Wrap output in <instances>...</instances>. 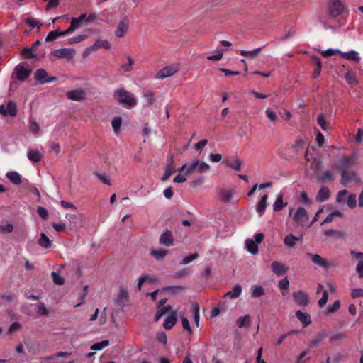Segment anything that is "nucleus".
<instances>
[{
	"instance_id": "cd10ccee",
	"label": "nucleus",
	"mask_w": 363,
	"mask_h": 363,
	"mask_svg": "<svg viewBox=\"0 0 363 363\" xmlns=\"http://www.w3.org/2000/svg\"><path fill=\"white\" fill-rule=\"evenodd\" d=\"M99 48H104V49H110L111 45L109 42L107 40H97L95 41V43L92 45V50H94L95 51L98 50Z\"/></svg>"
},
{
	"instance_id": "49530a36",
	"label": "nucleus",
	"mask_w": 363,
	"mask_h": 363,
	"mask_svg": "<svg viewBox=\"0 0 363 363\" xmlns=\"http://www.w3.org/2000/svg\"><path fill=\"white\" fill-rule=\"evenodd\" d=\"M340 52L341 51L340 50L329 48L326 50L322 51L321 55L323 57H329L336 54H339L340 55Z\"/></svg>"
},
{
	"instance_id": "8fccbe9b",
	"label": "nucleus",
	"mask_w": 363,
	"mask_h": 363,
	"mask_svg": "<svg viewBox=\"0 0 363 363\" xmlns=\"http://www.w3.org/2000/svg\"><path fill=\"white\" fill-rule=\"evenodd\" d=\"M87 35L85 34L79 35L73 38H71L68 40V44H75L79 43L86 38Z\"/></svg>"
},
{
	"instance_id": "9b49d317",
	"label": "nucleus",
	"mask_w": 363,
	"mask_h": 363,
	"mask_svg": "<svg viewBox=\"0 0 363 363\" xmlns=\"http://www.w3.org/2000/svg\"><path fill=\"white\" fill-rule=\"evenodd\" d=\"M338 168L343 171H348L350 168L354 165V158L353 157H344L338 163Z\"/></svg>"
},
{
	"instance_id": "680f3d73",
	"label": "nucleus",
	"mask_w": 363,
	"mask_h": 363,
	"mask_svg": "<svg viewBox=\"0 0 363 363\" xmlns=\"http://www.w3.org/2000/svg\"><path fill=\"white\" fill-rule=\"evenodd\" d=\"M299 201L303 204H311V201L306 191H301L299 196Z\"/></svg>"
},
{
	"instance_id": "ddd939ff",
	"label": "nucleus",
	"mask_w": 363,
	"mask_h": 363,
	"mask_svg": "<svg viewBox=\"0 0 363 363\" xmlns=\"http://www.w3.org/2000/svg\"><path fill=\"white\" fill-rule=\"evenodd\" d=\"M271 267L272 272L277 276L281 275L289 269L287 266L277 261L273 262L271 264Z\"/></svg>"
},
{
	"instance_id": "de8ad7c7",
	"label": "nucleus",
	"mask_w": 363,
	"mask_h": 363,
	"mask_svg": "<svg viewBox=\"0 0 363 363\" xmlns=\"http://www.w3.org/2000/svg\"><path fill=\"white\" fill-rule=\"evenodd\" d=\"M51 275L52 277L53 282L55 284L62 285L65 283V279L60 275H59L57 272H52Z\"/></svg>"
},
{
	"instance_id": "864d4df0",
	"label": "nucleus",
	"mask_w": 363,
	"mask_h": 363,
	"mask_svg": "<svg viewBox=\"0 0 363 363\" xmlns=\"http://www.w3.org/2000/svg\"><path fill=\"white\" fill-rule=\"evenodd\" d=\"M347 206L350 208H354L356 207L357 206V198H356V195L354 194H351L349 195L348 198H347Z\"/></svg>"
},
{
	"instance_id": "c756f323",
	"label": "nucleus",
	"mask_w": 363,
	"mask_h": 363,
	"mask_svg": "<svg viewBox=\"0 0 363 363\" xmlns=\"http://www.w3.org/2000/svg\"><path fill=\"white\" fill-rule=\"evenodd\" d=\"M287 205V203L283 202V195L279 194L277 195L276 201L273 205V210L275 212L281 211L284 206Z\"/></svg>"
},
{
	"instance_id": "5fc2aeb1",
	"label": "nucleus",
	"mask_w": 363,
	"mask_h": 363,
	"mask_svg": "<svg viewBox=\"0 0 363 363\" xmlns=\"http://www.w3.org/2000/svg\"><path fill=\"white\" fill-rule=\"evenodd\" d=\"M13 230V225L11 223H6L0 225V231L4 233H9Z\"/></svg>"
},
{
	"instance_id": "37998d69",
	"label": "nucleus",
	"mask_w": 363,
	"mask_h": 363,
	"mask_svg": "<svg viewBox=\"0 0 363 363\" xmlns=\"http://www.w3.org/2000/svg\"><path fill=\"white\" fill-rule=\"evenodd\" d=\"M184 290V287L182 286H169L162 289V291L172 294H179L182 292Z\"/></svg>"
},
{
	"instance_id": "e2e57ef3",
	"label": "nucleus",
	"mask_w": 363,
	"mask_h": 363,
	"mask_svg": "<svg viewBox=\"0 0 363 363\" xmlns=\"http://www.w3.org/2000/svg\"><path fill=\"white\" fill-rule=\"evenodd\" d=\"M37 213L42 219H43V220L48 219V211L45 208L41 207V206L38 207Z\"/></svg>"
},
{
	"instance_id": "f257e3e1",
	"label": "nucleus",
	"mask_w": 363,
	"mask_h": 363,
	"mask_svg": "<svg viewBox=\"0 0 363 363\" xmlns=\"http://www.w3.org/2000/svg\"><path fill=\"white\" fill-rule=\"evenodd\" d=\"M113 97L119 104L127 108H132L137 104L136 99L133 94L124 88H120L114 91Z\"/></svg>"
},
{
	"instance_id": "9d476101",
	"label": "nucleus",
	"mask_w": 363,
	"mask_h": 363,
	"mask_svg": "<svg viewBox=\"0 0 363 363\" xmlns=\"http://www.w3.org/2000/svg\"><path fill=\"white\" fill-rule=\"evenodd\" d=\"M307 256L311 257V262L313 264H315L319 267H321L323 269H327L330 267L328 262L318 254L314 255V254L308 252Z\"/></svg>"
},
{
	"instance_id": "58836bf2",
	"label": "nucleus",
	"mask_w": 363,
	"mask_h": 363,
	"mask_svg": "<svg viewBox=\"0 0 363 363\" xmlns=\"http://www.w3.org/2000/svg\"><path fill=\"white\" fill-rule=\"evenodd\" d=\"M355 177V173L353 172L343 171L342 172L341 184L345 185L350 181L353 179Z\"/></svg>"
},
{
	"instance_id": "2f4dec72",
	"label": "nucleus",
	"mask_w": 363,
	"mask_h": 363,
	"mask_svg": "<svg viewBox=\"0 0 363 363\" xmlns=\"http://www.w3.org/2000/svg\"><path fill=\"white\" fill-rule=\"evenodd\" d=\"M245 245L247 251L252 255H256L258 252L257 244L252 239H247L245 241Z\"/></svg>"
},
{
	"instance_id": "4c0bfd02",
	"label": "nucleus",
	"mask_w": 363,
	"mask_h": 363,
	"mask_svg": "<svg viewBox=\"0 0 363 363\" xmlns=\"http://www.w3.org/2000/svg\"><path fill=\"white\" fill-rule=\"evenodd\" d=\"M251 322V317L250 315H246L243 317H239L237 320V325L239 328L244 327H249Z\"/></svg>"
},
{
	"instance_id": "a878e982",
	"label": "nucleus",
	"mask_w": 363,
	"mask_h": 363,
	"mask_svg": "<svg viewBox=\"0 0 363 363\" xmlns=\"http://www.w3.org/2000/svg\"><path fill=\"white\" fill-rule=\"evenodd\" d=\"M267 198H268L267 195L264 194L262 197V199L259 201V203H257V211L259 213V216H262L266 210V208L267 206Z\"/></svg>"
},
{
	"instance_id": "7c9ffc66",
	"label": "nucleus",
	"mask_w": 363,
	"mask_h": 363,
	"mask_svg": "<svg viewBox=\"0 0 363 363\" xmlns=\"http://www.w3.org/2000/svg\"><path fill=\"white\" fill-rule=\"evenodd\" d=\"M220 199L223 202L229 203L233 196V191L231 189H222L220 192Z\"/></svg>"
},
{
	"instance_id": "7ed1b4c3",
	"label": "nucleus",
	"mask_w": 363,
	"mask_h": 363,
	"mask_svg": "<svg viewBox=\"0 0 363 363\" xmlns=\"http://www.w3.org/2000/svg\"><path fill=\"white\" fill-rule=\"evenodd\" d=\"M176 171V166L174 164V158L173 154H168L167 157V166L165 168L164 174L162 177V181H166L169 179L171 175Z\"/></svg>"
},
{
	"instance_id": "393cba45",
	"label": "nucleus",
	"mask_w": 363,
	"mask_h": 363,
	"mask_svg": "<svg viewBox=\"0 0 363 363\" xmlns=\"http://www.w3.org/2000/svg\"><path fill=\"white\" fill-rule=\"evenodd\" d=\"M128 29V26L125 23L124 20L120 21L115 32L116 36L118 38L123 37L127 32Z\"/></svg>"
},
{
	"instance_id": "e433bc0d",
	"label": "nucleus",
	"mask_w": 363,
	"mask_h": 363,
	"mask_svg": "<svg viewBox=\"0 0 363 363\" xmlns=\"http://www.w3.org/2000/svg\"><path fill=\"white\" fill-rule=\"evenodd\" d=\"M171 310L172 306L170 305L158 308V310L157 311L154 318L155 321L157 322L165 313L170 311Z\"/></svg>"
},
{
	"instance_id": "c85d7f7f",
	"label": "nucleus",
	"mask_w": 363,
	"mask_h": 363,
	"mask_svg": "<svg viewBox=\"0 0 363 363\" xmlns=\"http://www.w3.org/2000/svg\"><path fill=\"white\" fill-rule=\"evenodd\" d=\"M346 82L351 86L358 84V79H357L355 73L352 70H348L345 75Z\"/></svg>"
},
{
	"instance_id": "f704fd0d",
	"label": "nucleus",
	"mask_w": 363,
	"mask_h": 363,
	"mask_svg": "<svg viewBox=\"0 0 363 363\" xmlns=\"http://www.w3.org/2000/svg\"><path fill=\"white\" fill-rule=\"evenodd\" d=\"M38 244L42 247L47 249L51 247L52 242L44 233H42L38 240Z\"/></svg>"
},
{
	"instance_id": "69168bd1",
	"label": "nucleus",
	"mask_w": 363,
	"mask_h": 363,
	"mask_svg": "<svg viewBox=\"0 0 363 363\" xmlns=\"http://www.w3.org/2000/svg\"><path fill=\"white\" fill-rule=\"evenodd\" d=\"M328 299V294L327 291H323L321 298L318 301V304L323 308L327 303Z\"/></svg>"
},
{
	"instance_id": "a19ab883",
	"label": "nucleus",
	"mask_w": 363,
	"mask_h": 363,
	"mask_svg": "<svg viewBox=\"0 0 363 363\" xmlns=\"http://www.w3.org/2000/svg\"><path fill=\"white\" fill-rule=\"evenodd\" d=\"M242 165H243V162L238 158H236L233 162H226L227 167H230L231 169H233L235 171L240 170Z\"/></svg>"
},
{
	"instance_id": "412c9836",
	"label": "nucleus",
	"mask_w": 363,
	"mask_h": 363,
	"mask_svg": "<svg viewBox=\"0 0 363 363\" xmlns=\"http://www.w3.org/2000/svg\"><path fill=\"white\" fill-rule=\"evenodd\" d=\"M296 317L300 322L304 324V327H306L311 323V316L307 313H303L300 310H298L296 311Z\"/></svg>"
},
{
	"instance_id": "f3484780",
	"label": "nucleus",
	"mask_w": 363,
	"mask_h": 363,
	"mask_svg": "<svg viewBox=\"0 0 363 363\" xmlns=\"http://www.w3.org/2000/svg\"><path fill=\"white\" fill-rule=\"evenodd\" d=\"M330 196V189L328 187L323 186L320 189L316 195V200L317 201L322 203L329 199Z\"/></svg>"
},
{
	"instance_id": "b1692460",
	"label": "nucleus",
	"mask_w": 363,
	"mask_h": 363,
	"mask_svg": "<svg viewBox=\"0 0 363 363\" xmlns=\"http://www.w3.org/2000/svg\"><path fill=\"white\" fill-rule=\"evenodd\" d=\"M168 250L164 249L152 250L150 255L152 256L157 261H162L165 256L167 255Z\"/></svg>"
},
{
	"instance_id": "a211bd4d",
	"label": "nucleus",
	"mask_w": 363,
	"mask_h": 363,
	"mask_svg": "<svg viewBox=\"0 0 363 363\" xmlns=\"http://www.w3.org/2000/svg\"><path fill=\"white\" fill-rule=\"evenodd\" d=\"M302 237H296L292 233H290L285 236L284 239V244L288 247V248H293L297 241L301 240Z\"/></svg>"
},
{
	"instance_id": "bf43d9fd",
	"label": "nucleus",
	"mask_w": 363,
	"mask_h": 363,
	"mask_svg": "<svg viewBox=\"0 0 363 363\" xmlns=\"http://www.w3.org/2000/svg\"><path fill=\"white\" fill-rule=\"evenodd\" d=\"M82 26V23L78 21L76 18H71V24L69 28L74 32L76 29L80 28Z\"/></svg>"
},
{
	"instance_id": "2eb2a0df",
	"label": "nucleus",
	"mask_w": 363,
	"mask_h": 363,
	"mask_svg": "<svg viewBox=\"0 0 363 363\" xmlns=\"http://www.w3.org/2000/svg\"><path fill=\"white\" fill-rule=\"evenodd\" d=\"M16 76L18 80L24 81L30 74L31 71L26 69L23 65H18L16 67Z\"/></svg>"
},
{
	"instance_id": "3c124183",
	"label": "nucleus",
	"mask_w": 363,
	"mask_h": 363,
	"mask_svg": "<svg viewBox=\"0 0 363 363\" xmlns=\"http://www.w3.org/2000/svg\"><path fill=\"white\" fill-rule=\"evenodd\" d=\"M194 319L196 325H199V305L197 303L193 304Z\"/></svg>"
},
{
	"instance_id": "774afa93",
	"label": "nucleus",
	"mask_w": 363,
	"mask_h": 363,
	"mask_svg": "<svg viewBox=\"0 0 363 363\" xmlns=\"http://www.w3.org/2000/svg\"><path fill=\"white\" fill-rule=\"evenodd\" d=\"M351 296L352 298H357L359 297L363 298V289H354L352 291Z\"/></svg>"
},
{
	"instance_id": "a18cd8bd",
	"label": "nucleus",
	"mask_w": 363,
	"mask_h": 363,
	"mask_svg": "<svg viewBox=\"0 0 363 363\" xmlns=\"http://www.w3.org/2000/svg\"><path fill=\"white\" fill-rule=\"evenodd\" d=\"M109 345L108 340H102L100 342H97L91 346V350H101L104 347Z\"/></svg>"
},
{
	"instance_id": "c03bdc74",
	"label": "nucleus",
	"mask_w": 363,
	"mask_h": 363,
	"mask_svg": "<svg viewBox=\"0 0 363 363\" xmlns=\"http://www.w3.org/2000/svg\"><path fill=\"white\" fill-rule=\"evenodd\" d=\"M261 51V48H256L250 51L241 50L240 55L243 57L255 58Z\"/></svg>"
},
{
	"instance_id": "4468645a",
	"label": "nucleus",
	"mask_w": 363,
	"mask_h": 363,
	"mask_svg": "<svg viewBox=\"0 0 363 363\" xmlns=\"http://www.w3.org/2000/svg\"><path fill=\"white\" fill-rule=\"evenodd\" d=\"M67 96L72 101H81L85 97V92L82 89H75L67 92Z\"/></svg>"
},
{
	"instance_id": "aec40b11",
	"label": "nucleus",
	"mask_w": 363,
	"mask_h": 363,
	"mask_svg": "<svg viewBox=\"0 0 363 363\" xmlns=\"http://www.w3.org/2000/svg\"><path fill=\"white\" fill-rule=\"evenodd\" d=\"M328 333L325 330H323L318 333L311 340L310 347H313L318 345L323 339L328 336Z\"/></svg>"
},
{
	"instance_id": "4d7b16f0",
	"label": "nucleus",
	"mask_w": 363,
	"mask_h": 363,
	"mask_svg": "<svg viewBox=\"0 0 363 363\" xmlns=\"http://www.w3.org/2000/svg\"><path fill=\"white\" fill-rule=\"evenodd\" d=\"M199 257L198 253L191 254L186 257H184L182 261L180 262L181 264H187L195 260Z\"/></svg>"
},
{
	"instance_id": "f8f14e48",
	"label": "nucleus",
	"mask_w": 363,
	"mask_h": 363,
	"mask_svg": "<svg viewBox=\"0 0 363 363\" xmlns=\"http://www.w3.org/2000/svg\"><path fill=\"white\" fill-rule=\"evenodd\" d=\"M160 244L167 247H169L173 245L174 239L172 232L167 230L160 237Z\"/></svg>"
},
{
	"instance_id": "ea45409f",
	"label": "nucleus",
	"mask_w": 363,
	"mask_h": 363,
	"mask_svg": "<svg viewBox=\"0 0 363 363\" xmlns=\"http://www.w3.org/2000/svg\"><path fill=\"white\" fill-rule=\"evenodd\" d=\"M265 294L264 289L261 286H253L251 289V296L259 298Z\"/></svg>"
},
{
	"instance_id": "c9c22d12",
	"label": "nucleus",
	"mask_w": 363,
	"mask_h": 363,
	"mask_svg": "<svg viewBox=\"0 0 363 363\" xmlns=\"http://www.w3.org/2000/svg\"><path fill=\"white\" fill-rule=\"evenodd\" d=\"M48 77V73L44 69L40 68L35 72V79L40 84L41 82L47 79Z\"/></svg>"
},
{
	"instance_id": "423d86ee",
	"label": "nucleus",
	"mask_w": 363,
	"mask_h": 363,
	"mask_svg": "<svg viewBox=\"0 0 363 363\" xmlns=\"http://www.w3.org/2000/svg\"><path fill=\"white\" fill-rule=\"evenodd\" d=\"M76 52L74 49L71 48H60L58 50H53L51 52V55L57 57L60 59L67 58V59H72L75 55Z\"/></svg>"
},
{
	"instance_id": "603ef678",
	"label": "nucleus",
	"mask_w": 363,
	"mask_h": 363,
	"mask_svg": "<svg viewBox=\"0 0 363 363\" xmlns=\"http://www.w3.org/2000/svg\"><path fill=\"white\" fill-rule=\"evenodd\" d=\"M122 123V119L121 117H115L112 121V127L113 130L117 133Z\"/></svg>"
},
{
	"instance_id": "dca6fc26",
	"label": "nucleus",
	"mask_w": 363,
	"mask_h": 363,
	"mask_svg": "<svg viewBox=\"0 0 363 363\" xmlns=\"http://www.w3.org/2000/svg\"><path fill=\"white\" fill-rule=\"evenodd\" d=\"M340 56L347 60H352V61H354L355 62H359L360 61V57L359 56V53L352 50H350L349 52H340Z\"/></svg>"
},
{
	"instance_id": "052dcab7",
	"label": "nucleus",
	"mask_w": 363,
	"mask_h": 363,
	"mask_svg": "<svg viewBox=\"0 0 363 363\" xmlns=\"http://www.w3.org/2000/svg\"><path fill=\"white\" fill-rule=\"evenodd\" d=\"M340 308V301L337 300L332 305H330L328 307V312L330 313H335V311L339 310Z\"/></svg>"
},
{
	"instance_id": "0eeeda50",
	"label": "nucleus",
	"mask_w": 363,
	"mask_h": 363,
	"mask_svg": "<svg viewBox=\"0 0 363 363\" xmlns=\"http://www.w3.org/2000/svg\"><path fill=\"white\" fill-rule=\"evenodd\" d=\"M200 160L198 158H194L191 162V164L185 163L184 164L181 168L179 169V172L180 173L184 172V174L186 176L191 174L198 167L199 164Z\"/></svg>"
},
{
	"instance_id": "6e6d98bb",
	"label": "nucleus",
	"mask_w": 363,
	"mask_h": 363,
	"mask_svg": "<svg viewBox=\"0 0 363 363\" xmlns=\"http://www.w3.org/2000/svg\"><path fill=\"white\" fill-rule=\"evenodd\" d=\"M128 64H123L121 65V69L124 72H130L133 69V65L134 64V60L130 57H128Z\"/></svg>"
},
{
	"instance_id": "5701e85b",
	"label": "nucleus",
	"mask_w": 363,
	"mask_h": 363,
	"mask_svg": "<svg viewBox=\"0 0 363 363\" xmlns=\"http://www.w3.org/2000/svg\"><path fill=\"white\" fill-rule=\"evenodd\" d=\"M27 157L29 160L38 162L43 157V154L38 150H30L27 152Z\"/></svg>"
},
{
	"instance_id": "72a5a7b5",
	"label": "nucleus",
	"mask_w": 363,
	"mask_h": 363,
	"mask_svg": "<svg viewBox=\"0 0 363 363\" xmlns=\"http://www.w3.org/2000/svg\"><path fill=\"white\" fill-rule=\"evenodd\" d=\"M128 293L124 289H121L120 292L118 294V298L116 300V303L121 306H124L125 303L123 302L124 300H128Z\"/></svg>"
},
{
	"instance_id": "0e129e2a",
	"label": "nucleus",
	"mask_w": 363,
	"mask_h": 363,
	"mask_svg": "<svg viewBox=\"0 0 363 363\" xmlns=\"http://www.w3.org/2000/svg\"><path fill=\"white\" fill-rule=\"evenodd\" d=\"M21 328H22V325L21 323H19L18 322H14L10 325V327L8 330V333H13L20 330Z\"/></svg>"
},
{
	"instance_id": "f03ea898",
	"label": "nucleus",
	"mask_w": 363,
	"mask_h": 363,
	"mask_svg": "<svg viewBox=\"0 0 363 363\" xmlns=\"http://www.w3.org/2000/svg\"><path fill=\"white\" fill-rule=\"evenodd\" d=\"M329 15L332 18L340 16L344 10V5L340 0H329L328 3Z\"/></svg>"
},
{
	"instance_id": "6e6552de",
	"label": "nucleus",
	"mask_w": 363,
	"mask_h": 363,
	"mask_svg": "<svg viewBox=\"0 0 363 363\" xmlns=\"http://www.w3.org/2000/svg\"><path fill=\"white\" fill-rule=\"evenodd\" d=\"M308 215L306 210L303 207H298L293 216V221L301 225L308 220Z\"/></svg>"
},
{
	"instance_id": "1a4fd4ad",
	"label": "nucleus",
	"mask_w": 363,
	"mask_h": 363,
	"mask_svg": "<svg viewBox=\"0 0 363 363\" xmlns=\"http://www.w3.org/2000/svg\"><path fill=\"white\" fill-rule=\"evenodd\" d=\"M292 296L294 301L300 306H306L309 303L308 295L303 291H297L294 292Z\"/></svg>"
},
{
	"instance_id": "39448f33",
	"label": "nucleus",
	"mask_w": 363,
	"mask_h": 363,
	"mask_svg": "<svg viewBox=\"0 0 363 363\" xmlns=\"http://www.w3.org/2000/svg\"><path fill=\"white\" fill-rule=\"evenodd\" d=\"M0 114L4 116H16L17 114V106L16 103L9 101L6 106L4 104L0 105Z\"/></svg>"
},
{
	"instance_id": "338daca9",
	"label": "nucleus",
	"mask_w": 363,
	"mask_h": 363,
	"mask_svg": "<svg viewBox=\"0 0 363 363\" xmlns=\"http://www.w3.org/2000/svg\"><path fill=\"white\" fill-rule=\"evenodd\" d=\"M333 179V173L330 171L325 172L320 178L321 182H326Z\"/></svg>"
},
{
	"instance_id": "13d9d810",
	"label": "nucleus",
	"mask_w": 363,
	"mask_h": 363,
	"mask_svg": "<svg viewBox=\"0 0 363 363\" xmlns=\"http://www.w3.org/2000/svg\"><path fill=\"white\" fill-rule=\"evenodd\" d=\"M59 37L58 30L50 31L45 38L46 42H50L56 40Z\"/></svg>"
},
{
	"instance_id": "6ab92c4d",
	"label": "nucleus",
	"mask_w": 363,
	"mask_h": 363,
	"mask_svg": "<svg viewBox=\"0 0 363 363\" xmlns=\"http://www.w3.org/2000/svg\"><path fill=\"white\" fill-rule=\"evenodd\" d=\"M6 178L13 184L19 185L22 182L21 174L16 171H10L6 174Z\"/></svg>"
},
{
	"instance_id": "20e7f679",
	"label": "nucleus",
	"mask_w": 363,
	"mask_h": 363,
	"mask_svg": "<svg viewBox=\"0 0 363 363\" xmlns=\"http://www.w3.org/2000/svg\"><path fill=\"white\" fill-rule=\"evenodd\" d=\"M179 69V66L178 65H172L169 66H166L161 69L156 74L157 79H164L166 77L172 76L174 74L177 72Z\"/></svg>"
},
{
	"instance_id": "4be33fe9",
	"label": "nucleus",
	"mask_w": 363,
	"mask_h": 363,
	"mask_svg": "<svg viewBox=\"0 0 363 363\" xmlns=\"http://www.w3.org/2000/svg\"><path fill=\"white\" fill-rule=\"evenodd\" d=\"M242 291V288L240 285H235L231 291H229L226 294H225L224 297H229L231 299L238 298Z\"/></svg>"
},
{
	"instance_id": "79ce46f5",
	"label": "nucleus",
	"mask_w": 363,
	"mask_h": 363,
	"mask_svg": "<svg viewBox=\"0 0 363 363\" xmlns=\"http://www.w3.org/2000/svg\"><path fill=\"white\" fill-rule=\"evenodd\" d=\"M35 50L30 47V48H24L21 50V54L26 57L27 59H33L36 58L37 55L34 52Z\"/></svg>"
},
{
	"instance_id": "bb28decb",
	"label": "nucleus",
	"mask_w": 363,
	"mask_h": 363,
	"mask_svg": "<svg viewBox=\"0 0 363 363\" xmlns=\"http://www.w3.org/2000/svg\"><path fill=\"white\" fill-rule=\"evenodd\" d=\"M317 123L323 130H328L331 128L330 124L326 121L325 116L323 113L318 115Z\"/></svg>"
},
{
	"instance_id": "473e14b6",
	"label": "nucleus",
	"mask_w": 363,
	"mask_h": 363,
	"mask_svg": "<svg viewBox=\"0 0 363 363\" xmlns=\"http://www.w3.org/2000/svg\"><path fill=\"white\" fill-rule=\"evenodd\" d=\"M177 317L175 315V313L174 314L168 316L164 323L163 326L166 330H170L173 328V326L177 323Z\"/></svg>"
},
{
	"instance_id": "09e8293b",
	"label": "nucleus",
	"mask_w": 363,
	"mask_h": 363,
	"mask_svg": "<svg viewBox=\"0 0 363 363\" xmlns=\"http://www.w3.org/2000/svg\"><path fill=\"white\" fill-rule=\"evenodd\" d=\"M25 22L26 24H28L32 28H34L35 27H37L38 28H40L41 26V24L40 23V22L38 20L33 18H26Z\"/></svg>"
}]
</instances>
